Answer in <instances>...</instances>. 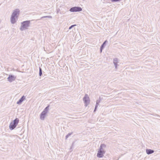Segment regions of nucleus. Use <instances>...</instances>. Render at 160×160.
<instances>
[{"label": "nucleus", "instance_id": "nucleus-1", "mask_svg": "<svg viewBox=\"0 0 160 160\" xmlns=\"http://www.w3.org/2000/svg\"><path fill=\"white\" fill-rule=\"evenodd\" d=\"M19 12L20 10L18 9H16L13 11L10 18V21L12 24H13L16 22V19H17Z\"/></svg>", "mask_w": 160, "mask_h": 160}, {"label": "nucleus", "instance_id": "nucleus-2", "mask_svg": "<svg viewBox=\"0 0 160 160\" xmlns=\"http://www.w3.org/2000/svg\"><path fill=\"white\" fill-rule=\"evenodd\" d=\"M30 22L31 21L30 20L25 21L21 22L20 30L21 31H23L28 29L30 26Z\"/></svg>", "mask_w": 160, "mask_h": 160}, {"label": "nucleus", "instance_id": "nucleus-3", "mask_svg": "<svg viewBox=\"0 0 160 160\" xmlns=\"http://www.w3.org/2000/svg\"><path fill=\"white\" fill-rule=\"evenodd\" d=\"M106 147V145L104 144H102L101 145L99 150L97 154V156L98 158H102L104 156V154L105 153V151L104 148Z\"/></svg>", "mask_w": 160, "mask_h": 160}, {"label": "nucleus", "instance_id": "nucleus-4", "mask_svg": "<svg viewBox=\"0 0 160 160\" xmlns=\"http://www.w3.org/2000/svg\"><path fill=\"white\" fill-rule=\"evenodd\" d=\"M19 121V119L18 118H16L13 122H11L9 126L10 129L11 130H12L15 128L17 125Z\"/></svg>", "mask_w": 160, "mask_h": 160}, {"label": "nucleus", "instance_id": "nucleus-5", "mask_svg": "<svg viewBox=\"0 0 160 160\" xmlns=\"http://www.w3.org/2000/svg\"><path fill=\"white\" fill-rule=\"evenodd\" d=\"M49 106L47 107L42 112L40 116V118L41 120H43L48 113L49 110Z\"/></svg>", "mask_w": 160, "mask_h": 160}, {"label": "nucleus", "instance_id": "nucleus-6", "mask_svg": "<svg viewBox=\"0 0 160 160\" xmlns=\"http://www.w3.org/2000/svg\"><path fill=\"white\" fill-rule=\"evenodd\" d=\"M83 100L85 103V106L86 107L90 102L89 97L87 94H86L83 98Z\"/></svg>", "mask_w": 160, "mask_h": 160}, {"label": "nucleus", "instance_id": "nucleus-7", "mask_svg": "<svg viewBox=\"0 0 160 160\" xmlns=\"http://www.w3.org/2000/svg\"><path fill=\"white\" fill-rule=\"evenodd\" d=\"M82 10V9L81 7H74L71 8L69 11L71 12H77L81 11Z\"/></svg>", "mask_w": 160, "mask_h": 160}, {"label": "nucleus", "instance_id": "nucleus-8", "mask_svg": "<svg viewBox=\"0 0 160 160\" xmlns=\"http://www.w3.org/2000/svg\"><path fill=\"white\" fill-rule=\"evenodd\" d=\"M16 78V77L12 75H9L7 78L8 80L10 82H12L15 80Z\"/></svg>", "mask_w": 160, "mask_h": 160}, {"label": "nucleus", "instance_id": "nucleus-9", "mask_svg": "<svg viewBox=\"0 0 160 160\" xmlns=\"http://www.w3.org/2000/svg\"><path fill=\"white\" fill-rule=\"evenodd\" d=\"M25 97L23 96L17 102V103L18 104L20 105L22 102L25 99Z\"/></svg>", "mask_w": 160, "mask_h": 160}, {"label": "nucleus", "instance_id": "nucleus-10", "mask_svg": "<svg viewBox=\"0 0 160 160\" xmlns=\"http://www.w3.org/2000/svg\"><path fill=\"white\" fill-rule=\"evenodd\" d=\"M154 152V151L153 150L150 149H147L146 150V152L148 154H150Z\"/></svg>", "mask_w": 160, "mask_h": 160}, {"label": "nucleus", "instance_id": "nucleus-11", "mask_svg": "<svg viewBox=\"0 0 160 160\" xmlns=\"http://www.w3.org/2000/svg\"><path fill=\"white\" fill-rule=\"evenodd\" d=\"M113 63H118V59L117 58H114L113 59Z\"/></svg>", "mask_w": 160, "mask_h": 160}, {"label": "nucleus", "instance_id": "nucleus-12", "mask_svg": "<svg viewBox=\"0 0 160 160\" xmlns=\"http://www.w3.org/2000/svg\"><path fill=\"white\" fill-rule=\"evenodd\" d=\"M52 18V17L51 16H44L42 17L40 19H41L42 18Z\"/></svg>", "mask_w": 160, "mask_h": 160}, {"label": "nucleus", "instance_id": "nucleus-13", "mask_svg": "<svg viewBox=\"0 0 160 160\" xmlns=\"http://www.w3.org/2000/svg\"><path fill=\"white\" fill-rule=\"evenodd\" d=\"M107 41L106 40L102 44V45H101V47L102 48H104V46H105V45L106 43L107 42Z\"/></svg>", "mask_w": 160, "mask_h": 160}, {"label": "nucleus", "instance_id": "nucleus-14", "mask_svg": "<svg viewBox=\"0 0 160 160\" xmlns=\"http://www.w3.org/2000/svg\"><path fill=\"white\" fill-rule=\"evenodd\" d=\"M72 134V133H69L66 136V139H67L69 136L71 135Z\"/></svg>", "mask_w": 160, "mask_h": 160}, {"label": "nucleus", "instance_id": "nucleus-15", "mask_svg": "<svg viewBox=\"0 0 160 160\" xmlns=\"http://www.w3.org/2000/svg\"><path fill=\"white\" fill-rule=\"evenodd\" d=\"M40 76H41L42 74V69L41 68H39V73Z\"/></svg>", "mask_w": 160, "mask_h": 160}, {"label": "nucleus", "instance_id": "nucleus-16", "mask_svg": "<svg viewBox=\"0 0 160 160\" xmlns=\"http://www.w3.org/2000/svg\"><path fill=\"white\" fill-rule=\"evenodd\" d=\"M100 102V100H97L96 101V105L98 106V105L99 104V103Z\"/></svg>", "mask_w": 160, "mask_h": 160}, {"label": "nucleus", "instance_id": "nucleus-17", "mask_svg": "<svg viewBox=\"0 0 160 160\" xmlns=\"http://www.w3.org/2000/svg\"><path fill=\"white\" fill-rule=\"evenodd\" d=\"M76 26V24H75V25H72V26H71L70 27H69V29H71L73 27H74L75 26Z\"/></svg>", "mask_w": 160, "mask_h": 160}, {"label": "nucleus", "instance_id": "nucleus-18", "mask_svg": "<svg viewBox=\"0 0 160 160\" xmlns=\"http://www.w3.org/2000/svg\"><path fill=\"white\" fill-rule=\"evenodd\" d=\"M114 64V65L115 67V68L117 69V66H118V63H113Z\"/></svg>", "mask_w": 160, "mask_h": 160}, {"label": "nucleus", "instance_id": "nucleus-19", "mask_svg": "<svg viewBox=\"0 0 160 160\" xmlns=\"http://www.w3.org/2000/svg\"><path fill=\"white\" fill-rule=\"evenodd\" d=\"M98 105H96V106H95V109H94V112H95V111H96V110L97 109V107H98Z\"/></svg>", "mask_w": 160, "mask_h": 160}, {"label": "nucleus", "instance_id": "nucleus-20", "mask_svg": "<svg viewBox=\"0 0 160 160\" xmlns=\"http://www.w3.org/2000/svg\"><path fill=\"white\" fill-rule=\"evenodd\" d=\"M103 48H102L101 47H100V52H102V49H103Z\"/></svg>", "mask_w": 160, "mask_h": 160}]
</instances>
